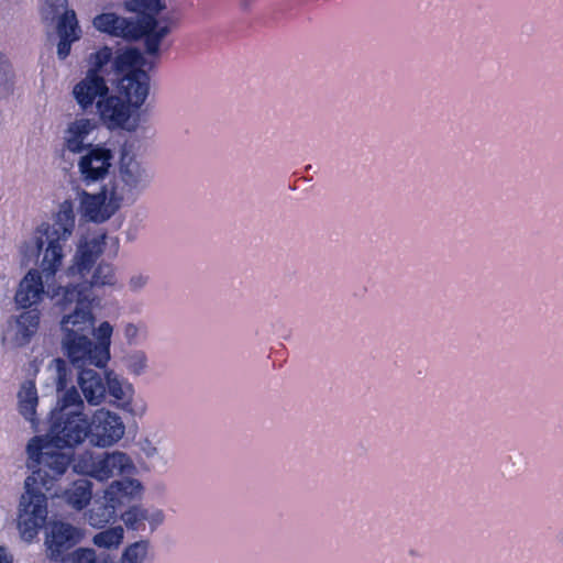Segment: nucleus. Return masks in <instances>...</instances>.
Returning <instances> with one entry per match:
<instances>
[{"mask_svg":"<svg viewBox=\"0 0 563 563\" xmlns=\"http://www.w3.org/2000/svg\"><path fill=\"white\" fill-rule=\"evenodd\" d=\"M65 286L51 288L49 298L54 305L65 313L59 322L62 336L68 335L67 343L74 342V328L88 329L92 320V302L95 296L87 291L82 283L77 278Z\"/></svg>","mask_w":563,"mask_h":563,"instance_id":"nucleus-8","label":"nucleus"},{"mask_svg":"<svg viewBox=\"0 0 563 563\" xmlns=\"http://www.w3.org/2000/svg\"><path fill=\"white\" fill-rule=\"evenodd\" d=\"M124 539V530L121 526L108 528L92 538V543L98 548L108 550L118 549Z\"/></svg>","mask_w":563,"mask_h":563,"instance_id":"nucleus-25","label":"nucleus"},{"mask_svg":"<svg viewBox=\"0 0 563 563\" xmlns=\"http://www.w3.org/2000/svg\"><path fill=\"white\" fill-rule=\"evenodd\" d=\"M173 21L157 20L155 16L124 18L113 12H104L92 20L93 27L112 37H120L128 42L144 38L145 53L157 56L162 41L170 33Z\"/></svg>","mask_w":563,"mask_h":563,"instance_id":"nucleus-3","label":"nucleus"},{"mask_svg":"<svg viewBox=\"0 0 563 563\" xmlns=\"http://www.w3.org/2000/svg\"><path fill=\"white\" fill-rule=\"evenodd\" d=\"M255 0H241L240 5L244 11H247Z\"/></svg>","mask_w":563,"mask_h":563,"instance_id":"nucleus-38","label":"nucleus"},{"mask_svg":"<svg viewBox=\"0 0 563 563\" xmlns=\"http://www.w3.org/2000/svg\"><path fill=\"white\" fill-rule=\"evenodd\" d=\"M57 34L59 42L57 44V55L65 59L69 53L71 44L80 38V27L74 10H64V13L57 20Z\"/></svg>","mask_w":563,"mask_h":563,"instance_id":"nucleus-19","label":"nucleus"},{"mask_svg":"<svg viewBox=\"0 0 563 563\" xmlns=\"http://www.w3.org/2000/svg\"><path fill=\"white\" fill-rule=\"evenodd\" d=\"M51 367L55 372V387L57 391L66 393L68 384V367L64 360L55 358L52 361Z\"/></svg>","mask_w":563,"mask_h":563,"instance_id":"nucleus-31","label":"nucleus"},{"mask_svg":"<svg viewBox=\"0 0 563 563\" xmlns=\"http://www.w3.org/2000/svg\"><path fill=\"white\" fill-rule=\"evenodd\" d=\"M146 448H144V453L147 457H153L155 454H157V448L152 445V443L147 442Z\"/></svg>","mask_w":563,"mask_h":563,"instance_id":"nucleus-37","label":"nucleus"},{"mask_svg":"<svg viewBox=\"0 0 563 563\" xmlns=\"http://www.w3.org/2000/svg\"><path fill=\"white\" fill-rule=\"evenodd\" d=\"M41 318L42 313L37 308L11 316L1 335L2 346L15 350L29 345L40 330Z\"/></svg>","mask_w":563,"mask_h":563,"instance_id":"nucleus-12","label":"nucleus"},{"mask_svg":"<svg viewBox=\"0 0 563 563\" xmlns=\"http://www.w3.org/2000/svg\"><path fill=\"white\" fill-rule=\"evenodd\" d=\"M125 427L119 415L106 409H98L89 423V439L92 445L111 446L122 439Z\"/></svg>","mask_w":563,"mask_h":563,"instance_id":"nucleus-13","label":"nucleus"},{"mask_svg":"<svg viewBox=\"0 0 563 563\" xmlns=\"http://www.w3.org/2000/svg\"><path fill=\"white\" fill-rule=\"evenodd\" d=\"M106 239V234H98L81 241L66 269L67 277L79 279L89 292L93 288L114 287L118 283L113 264L103 261L97 264L104 251Z\"/></svg>","mask_w":563,"mask_h":563,"instance_id":"nucleus-5","label":"nucleus"},{"mask_svg":"<svg viewBox=\"0 0 563 563\" xmlns=\"http://www.w3.org/2000/svg\"><path fill=\"white\" fill-rule=\"evenodd\" d=\"M63 448L33 437L26 444V467L31 471L24 481V494L19 505L18 526L23 539L30 541L43 527L47 517V498L42 488L51 490L68 471L76 457Z\"/></svg>","mask_w":563,"mask_h":563,"instance_id":"nucleus-1","label":"nucleus"},{"mask_svg":"<svg viewBox=\"0 0 563 563\" xmlns=\"http://www.w3.org/2000/svg\"><path fill=\"white\" fill-rule=\"evenodd\" d=\"M96 318L92 313L91 325L79 330L74 328V342L67 343L68 335L62 336V350L75 367L93 365L104 367L110 360L112 325L103 321L95 329Z\"/></svg>","mask_w":563,"mask_h":563,"instance_id":"nucleus-7","label":"nucleus"},{"mask_svg":"<svg viewBox=\"0 0 563 563\" xmlns=\"http://www.w3.org/2000/svg\"><path fill=\"white\" fill-rule=\"evenodd\" d=\"M148 541L141 540L129 545L121 558V563H143L147 555Z\"/></svg>","mask_w":563,"mask_h":563,"instance_id":"nucleus-29","label":"nucleus"},{"mask_svg":"<svg viewBox=\"0 0 563 563\" xmlns=\"http://www.w3.org/2000/svg\"><path fill=\"white\" fill-rule=\"evenodd\" d=\"M113 153L104 145H91L79 158L78 169L86 184L96 183L106 178L112 167Z\"/></svg>","mask_w":563,"mask_h":563,"instance_id":"nucleus-16","label":"nucleus"},{"mask_svg":"<svg viewBox=\"0 0 563 563\" xmlns=\"http://www.w3.org/2000/svg\"><path fill=\"white\" fill-rule=\"evenodd\" d=\"M85 404L75 386L63 394L51 415L47 432L42 438L57 448L75 449L89 437Z\"/></svg>","mask_w":563,"mask_h":563,"instance_id":"nucleus-4","label":"nucleus"},{"mask_svg":"<svg viewBox=\"0 0 563 563\" xmlns=\"http://www.w3.org/2000/svg\"><path fill=\"white\" fill-rule=\"evenodd\" d=\"M157 517H158V521H162V520H163V515H162V512H158V514H157Z\"/></svg>","mask_w":563,"mask_h":563,"instance_id":"nucleus-40","label":"nucleus"},{"mask_svg":"<svg viewBox=\"0 0 563 563\" xmlns=\"http://www.w3.org/2000/svg\"><path fill=\"white\" fill-rule=\"evenodd\" d=\"M144 57L140 49L129 47L117 52L111 51L109 81L115 84L120 96L129 102L133 109H140L150 92V76L142 69Z\"/></svg>","mask_w":563,"mask_h":563,"instance_id":"nucleus-6","label":"nucleus"},{"mask_svg":"<svg viewBox=\"0 0 563 563\" xmlns=\"http://www.w3.org/2000/svg\"><path fill=\"white\" fill-rule=\"evenodd\" d=\"M68 0H44L42 18L46 22H53L62 10H67Z\"/></svg>","mask_w":563,"mask_h":563,"instance_id":"nucleus-32","label":"nucleus"},{"mask_svg":"<svg viewBox=\"0 0 563 563\" xmlns=\"http://www.w3.org/2000/svg\"><path fill=\"white\" fill-rule=\"evenodd\" d=\"M13 91V71L9 60L0 52V98H5Z\"/></svg>","mask_w":563,"mask_h":563,"instance_id":"nucleus-28","label":"nucleus"},{"mask_svg":"<svg viewBox=\"0 0 563 563\" xmlns=\"http://www.w3.org/2000/svg\"><path fill=\"white\" fill-rule=\"evenodd\" d=\"M124 525L132 530L139 528V523L147 519V511L141 507L134 506L121 516Z\"/></svg>","mask_w":563,"mask_h":563,"instance_id":"nucleus-33","label":"nucleus"},{"mask_svg":"<svg viewBox=\"0 0 563 563\" xmlns=\"http://www.w3.org/2000/svg\"><path fill=\"white\" fill-rule=\"evenodd\" d=\"M62 498L71 508L82 510L92 498V483L86 478L77 479L63 492Z\"/></svg>","mask_w":563,"mask_h":563,"instance_id":"nucleus-22","label":"nucleus"},{"mask_svg":"<svg viewBox=\"0 0 563 563\" xmlns=\"http://www.w3.org/2000/svg\"><path fill=\"white\" fill-rule=\"evenodd\" d=\"M97 128L93 119L80 118L71 122L64 136L65 147L71 153H81L86 150L89 134Z\"/></svg>","mask_w":563,"mask_h":563,"instance_id":"nucleus-20","label":"nucleus"},{"mask_svg":"<svg viewBox=\"0 0 563 563\" xmlns=\"http://www.w3.org/2000/svg\"><path fill=\"white\" fill-rule=\"evenodd\" d=\"M0 563H13L12 555L3 547H0Z\"/></svg>","mask_w":563,"mask_h":563,"instance_id":"nucleus-36","label":"nucleus"},{"mask_svg":"<svg viewBox=\"0 0 563 563\" xmlns=\"http://www.w3.org/2000/svg\"><path fill=\"white\" fill-rule=\"evenodd\" d=\"M122 206L107 184L98 194H80V209L89 221L102 223L110 219Z\"/></svg>","mask_w":563,"mask_h":563,"instance_id":"nucleus-14","label":"nucleus"},{"mask_svg":"<svg viewBox=\"0 0 563 563\" xmlns=\"http://www.w3.org/2000/svg\"><path fill=\"white\" fill-rule=\"evenodd\" d=\"M140 333L141 328L134 323H128L124 327V336L126 339L128 344L130 345L137 344Z\"/></svg>","mask_w":563,"mask_h":563,"instance_id":"nucleus-35","label":"nucleus"},{"mask_svg":"<svg viewBox=\"0 0 563 563\" xmlns=\"http://www.w3.org/2000/svg\"><path fill=\"white\" fill-rule=\"evenodd\" d=\"M78 367L77 385L80 388L82 400L90 406H99L106 398V384L102 376L95 369Z\"/></svg>","mask_w":563,"mask_h":563,"instance_id":"nucleus-18","label":"nucleus"},{"mask_svg":"<svg viewBox=\"0 0 563 563\" xmlns=\"http://www.w3.org/2000/svg\"><path fill=\"white\" fill-rule=\"evenodd\" d=\"M84 537L85 532L80 528L62 521L53 522L45 537L46 556L55 562L62 560L64 553L80 542Z\"/></svg>","mask_w":563,"mask_h":563,"instance_id":"nucleus-15","label":"nucleus"},{"mask_svg":"<svg viewBox=\"0 0 563 563\" xmlns=\"http://www.w3.org/2000/svg\"><path fill=\"white\" fill-rule=\"evenodd\" d=\"M111 47L103 46L88 57L89 68L85 77L73 88V96L78 106L85 111L109 93L108 81L110 71Z\"/></svg>","mask_w":563,"mask_h":563,"instance_id":"nucleus-10","label":"nucleus"},{"mask_svg":"<svg viewBox=\"0 0 563 563\" xmlns=\"http://www.w3.org/2000/svg\"><path fill=\"white\" fill-rule=\"evenodd\" d=\"M102 123L110 130L122 129L131 118V108L120 96L107 95L96 103Z\"/></svg>","mask_w":563,"mask_h":563,"instance_id":"nucleus-17","label":"nucleus"},{"mask_svg":"<svg viewBox=\"0 0 563 563\" xmlns=\"http://www.w3.org/2000/svg\"><path fill=\"white\" fill-rule=\"evenodd\" d=\"M153 172L137 156L122 153L118 169L107 186L123 205H132L152 184Z\"/></svg>","mask_w":563,"mask_h":563,"instance_id":"nucleus-9","label":"nucleus"},{"mask_svg":"<svg viewBox=\"0 0 563 563\" xmlns=\"http://www.w3.org/2000/svg\"><path fill=\"white\" fill-rule=\"evenodd\" d=\"M148 283V276L137 273L130 277L128 282L129 289L133 292L143 290Z\"/></svg>","mask_w":563,"mask_h":563,"instance_id":"nucleus-34","label":"nucleus"},{"mask_svg":"<svg viewBox=\"0 0 563 563\" xmlns=\"http://www.w3.org/2000/svg\"><path fill=\"white\" fill-rule=\"evenodd\" d=\"M16 397L19 413L31 423V427L34 431H37V427L40 423L36 417L38 396L34 382H23L18 391Z\"/></svg>","mask_w":563,"mask_h":563,"instance_id":"nucleus-21","label":"nucleus"},{"mask_svg":"<svg viewBox=\"0 0 563 563\" xmlns=\"http://www.w3.org/2000/svg\"><path fill=\"white\" fill-rule=\"evenodd\" d=\"M142 485L140 481L134 478H124L121 481H114L110 484V486L104 490V497L109 500H117L122 504L123 497L133 498L139 496L142 492Z\"/></svg>","mask_w":563,"mask_h":563,"instance_id":"nucleus-24","label":"nucleus"},{"mask_svg":"<svg viewBox=\"0 0 563 563\" xmlns=\"http://www.w3.org/2000/svg\"><path fill=\"white\" fill-rule=\"evenodd\" d=\"M75 207L70 200L59 205L53 223L40 225L33 236L38 254H42L38 268H31L20 280L14 294L16 307L29 310L37 308L55 282L56 273L63 265L64 247L75 229Z\"/></svg>","mask_w":563,"mask_h":563,"instance_id":"nucleus-2","label":"nucleus"},{"mask_svg":"<svg viewBox=\"0 0 563 563\" xmlns=\"http://www.w3.org/2000/svg\"><path fill=\"white\" fill-rule=\"evenodd\" d=\"M119 503L109 500L103 496L102 500H96L92 508L87 512V520L93 528H103L115 518V510Z\"/></svg>","mask_w":563,"mask_h":563,"instance_id":"nucleus-23","label":"nucleus"},{"mask_svg":"<svg viewBox=\"0 0 563 563\" xmlns=\"http://www.w3.org/2000/svg\"><path fill=\"white\" fill-rule=\"evenodd\" d=\"M128 371L136 376L142 375L147 368V356L144 351L136 350L124 358Z\"/></svg>","mask_w":563,"mask_h":563,"instance_id":"nucleus-30","label":"nucleus"},{"mask_svg":"<svg viewBox=\"0 0 563 563\" xmlns=\"http://www.w3.org/2000/svg\"><path fill=\"white\" fill-rule=\"evenodd\" d=\"M101 563H114V562L110 559H104Z\"/></svg>","mask_w":563,"mask_h":563,"instance_id":"nucleus-39","label":"nucleus"},{"mask_svg":"<svg viewBox=\"0 0 563 563\" xmlns=\"http://www.w3.org/2000/svg\"><path fill=\"white\" fill-rule=\"evenodd\" d=\"M73 467L76 473L100 482L114 476L132 475L136 470L132 459L122 451L99 454L85 451L78 454Z\"/></svg>","mask_w":563,"mask_h":563,"instance_id":"nucleus-11","label":"nucleus"},{"mask_svg":"<svg viewBox=\"0 0 563 563\" xmlns=\"http://www.w3.org/2000/svg\"><path fill=\"white\" fill-rule=\"evenodd\" d=\"M124 8L129 12L155 16L166 8L163 0H124Z\"/></svg>","mask_w":563,"mask_h":563,"instance_id":"nucleus-26","label":"nucleus"},{"mask_svg":"<svg viewBox=\"0 0 563 563\" xmlns=\"http://www.w3.org/2000/svg\"><path fill=\"white\" fill-rule=\"evenodd\" d=\"M106 388L110 396L117 400L128 399L133 391L132 385L124 383L114 372L109 371L106 373Z\"/></svg>","mask_w":563,"mask_h":563,"instance_id":"nucleus-27","label":"nucleus"}]
</instances>
